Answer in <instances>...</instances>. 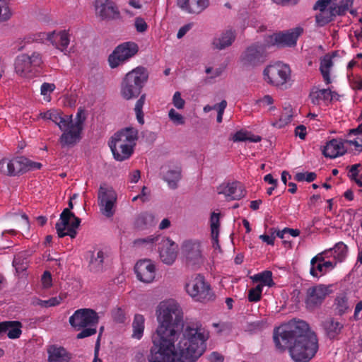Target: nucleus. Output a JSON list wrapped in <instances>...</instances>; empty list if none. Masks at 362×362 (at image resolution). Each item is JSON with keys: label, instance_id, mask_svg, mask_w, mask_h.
I'll list each match as a JSON object with an SVG mask.
<instances>
[{"label": "nucleus", "instance_id": "nucleus-22", "mask_svg": "<svg viewBox=\"0 0 362 362\" xmlns=\"http://www.w3.org/2000/svg\"><path fill=\"white\" fill-rule=\"evenodd\" d=\"M176 3L181 10L191 14H199L209 6V0H177Z\"/></svg>", "mask_w": 362, "mask_h": 362}, {"label": "nucleus", "instance_id": "nucleus-13", "mask_svg": "<svg viewBox=\"0 0 362 362\" xmlns=\"http://www.w3.org/2000/svg\"><path fill=\"white\" fill-rule=\"evenodd\" d=\"M98 315L91 309H78L69 317L70 325L79 330L86 327H96L98 323Z\"/></svg>", "mask_w": 362, "mask_h": 362}, {"label": "nucleus", "instance_id": "nucleus-18", "mask_svg": "<svg viewBox=\"0 0 362 362\" xmlns=\"http://www.w3.org/2000/svg\"><path fill=\"white\" fill-rule=\"evenodd\" d=\"M138 279L144 283L152 282L156 276V267L148 259L139 261L134 267Z\"/></svg>", "mask_w": 362, "mask_h": 362}, {"label": "nucleus", "instance_id": "nucleus-26", "mask_svg": "<svg viewBox=\"0 0 362 362\" xmlns=\"http://www.w3.org/2000/svg\"><path fill=\"white\" fill-rule=\"evenodd\" d=\"M110 148L117 160L122 161L129 158L134 152V148L119 141L111 140L109 142Z\"/></svg>", "mask_w": 362, "mask_h": 362}, {"label": "nucleus", "instance_id": "nucleus-57", "mask_svg": "<svg viewBox=\"0 0 362 362\" xmlns=\"http://www.w3.org/2000/svg\"><path fill=\"white\" fill-rule=\"evenodd\" d=\"M173 105L179 109H183L185 105V101L181 97V94L180 92L177 91L174 93L173 97Z\"/></svg>", "mask_w": 362, "mask_h": 362}, {"label": "nucleus", "instance_id": "nucleus-32", "mask_svg": "<svg viewBox=\"0 0 362 362\" xmlns=\"http://www.w3.org/2000/svg\"><path fill=\"white\" fill-rule=\"evenodd\" d=\"M326 336L329 339H335L341 332L344 325L334 318H328L322 322Z\"/></svg>", "mask_w": 362, "mask_h": 362}, {"label": "nucleus", "instance_id": "nucleus-41", "mask_svg": "<svg viewBox=\"0 0 362 362\" xmlns=\"http://www.w3.org/2000/svg\"><path fill=\"white\" fill-rule=\"evenodd\" d=\"M345 146L348 147V151L354 153H358L362 151V135L353 136L346 139H344Z\"/></svg>", "mask_w": 362, "mask_h": 362}, {"label": "nucleus", "instance_id": "nucleus-19", "mask_svg": "<svg viewBox=\"0 0 362 362\" xmlns=\"http://www.w3.org/2000/svg\"><path fill=\"white\" fill-rule=\"evenodd\" d=\"M177 245L170 238H163L160 243V260L166 264H172L177 257Z\"/></svg>", "mask_w": 362, "mask_h": 362}, {"label": "nucleus", "instance_id": "nucleus-8", "mask_svg": "<svg viewBox=\"0 0 362 362\" xmlns=\"http://www.w3.org/2000/svg\"><path fill=\"white\" fill-rule=\"evenodd\" d=\"M43 63L42 54L33 52L30 54H21L15 60V71L23 78L33 77Z\"/></svg>", "mask_w": 362, "mask_h": 362}, {"label": "nucleus", "instance_id": "nucleus-31", "mask_svg": "<svg viewBox=\"0 0 362 362\" xmlns=\"http://www.w3.org/2000/svg\"><path fill=\"white\" fill-rule=\"evenodd\" d=\"M70 42V35L67 30H54L50 43L56 48L64 51L65 50Z\"/></svg>", "mask_w": 362, "mask_h": 362}, {"label": "nucleus", "instance_id": "nucleus-40", "mask_svg": "<svg viewBox=\"0 0 362 362\" xmlns=\"http://www.w3.org/2000/svg\"><path fill=\"white\" fill-rule=\"evenodd\" d=\"M328 251L330 257H333L336 262H342L346 257L348 249L344 243L339 242Z\"/></svg>", "mask_w": 362, "mask_h": 362}, {"label": "nucleus", "instance_id": "nucleus-6", "mask_svg": "<svg viewBox=\"0 0 362 362\" xmlns=\"http://www.w3.org/2000/svg\"><path fill=\"white\" fill-rule=\"evenodd\" d=\"M86 118L84 111L78 110L75 122H73L72 117H71L70 123L66 126L64 129H60L63 132L59 139L62 148H71L80 141Z\"/></svg>", "mask_w": 362, "mask_h": 362}, {"label": "nucleus", "instance_id": "nucleus-60", "mask_svg": "<svg viewBox=\"0 0 362 362\" xmlns=\"http://www.w3.org/2000/svg\"><path fill=\"white\" fill-rule=\"evenodd\" d=\"M52 35V32L45 33V32H41L37 34V35L35 37L34 40L40 41L42 42H51Z\"/></svg>", "mask_w": 362, "mask_h": 362}, {"label": "nucleus", "instance_id": "nucleus-3", "mask_svg": "<svg viewBox=\"0 0 362 362\" xmlns=\"http://www.w3.org/2000/svg\"><path fill=\"white\" fill-rule=\"evenodd\" d=\"M158 327L153 333L152 338L165 341L177 343L185 334L187 329L204 333L205 338L203 345L206 346V342L209 338V332L202 325H187L182 331L180 332V327L182 322V312L179 305L173 300L162 301L156 309Z\"/></svg>", "mask_w": 362, "mask_h": 362}, {"label": "nucleus", "instance_id": "nucleus-59", "mask_svg": "<svg viewBox=\"0 0 362 362\" xmlns=\"http://www.w3.org/2000/svg\"><path fill=\"white\" fill-rule=\"evenodd\" d=\"M156 240V238L148 236L144 238H138L134 241L135 246L152 245Z\"/></svg>", "mask_w": 362, "mask_h": 362}, {"label": "nucleus", "instance_id": "nucleus-20", "mask_svg": "<svg viewBox=\"0 0 362 362\" xmlns=\"http://www.w3.org/2000/svg\"><path fill=\"white\" fill-rule=\"evenodd\" d=\"M348 151L344 139H333L326 143L322 148L323 155L329 158H335L343 156Z\"/></svg>", "mask_w": 362, "mask_h": 362}, {"label": "nucleus", "instance_id": "nucleus-54", "mask_svg": "<svg viewBox=\"0 0 362 362\" xmlns=\"http://www.w3.org/2000/svg\"><path fill=\"white\" fill-rule=\"evenodd\" d=\"M168 117L170 120L175 125H182L185 123V117L173 108H171L169 110Z\"/></svg>", "mask_w": 362, "mask_h": 362}, {"label": "nucleus", "instance_id": "nucleus-43", "mask_svg": "<svg viewBox=\"0 0 362 362\" xmlns=\"http://www.w3.org/2000/svg\"><path fill=\"white\" fill-rule=\"evenodd\" d=\"M65 298L66 294L61 293L58 296L52 297L47 300L35 298L33 299L32 304L33 305H40L44 308H49L59 305Z\"/></svg>", "mask_w": 362, "mask_h": 362}, {"label": "nucleus", "instance_id": "nucleus-61", "mask_svg": "<svg viewBox=\"0 0 362 362\" xmlns=\"http://www.w3.org/2000/svg\"><path fill=\"white\" fill-rule=\"evenodd\" d=\"M96 333V327H89L88 328L83 329L80 333L77 334L78 339H83L90 337Z\"/></svg>", "mask_w": 362, "mask_h": 362}, {"label": "nucleus", "instance_id": "nucleus-48", "mask_svg": "<svg viewBox=\"0 0 362 362\" xmlns=\"http://www.w3.org/2000/svg\"><path fill=\"white\" fill-rule=\"evenodd\" d=\"M256 104L258 105L261 107H269L267 111L270 114H272L276 110V107L274 105H273L274 99L269 95H266L264 97L258 99L256 101Z\"/></svg>", "mask_w": 362, "mask_h": 362}, {"label": "nucleus", "instance_id": "nucleus-39", "mask_svg": "<svg viewBox=\"0 0 362 362\" xmlns=\"http://www.w3.org/2000/svg\"><path fill=\"white\" fill-rule=\"evenodd\" d=\"M181 168L176 166L173 169H169L164 175V180L170 188L175 189L177 187V182L181 179Z\"/></svg>", "mask_w": 362, "mask_h": 362}, {"label": "nucleus", "instance_id": "nucleus-47", "mask_svg": "<svg viewBox=\"0 0 362 362\" xmlns=\"http://www.w3.org/2000/svg\"><path fill=\"white\" fill-rule=\"evenodd\" d=\"M254 280L260 281L259 285L272 286L274 283L272 280V273L270 271H264L262 273L255 275Z\"/></svg>", "mask_w": 362, "mask_h": 362}, {"label": "nucleus", "instance_id": "nucleus-62", "mask_svg": "<svg viewBox=\"0 0 362 362\" xmlns=\"http://www.w3.org/2000/svg\"><path fill=\"white\" fill-rule=\"evenodd\" d=\"M135 27L138 32H145L148 28V25L145 21L141 18H136L135 19Z\"/></svg>", "mask_w": 362, "mask_h": 362}, {"label": "nucleus", "instance_id": "nucleus-28", "mask_svg": "<svg viewBox=\"0 0 362 362\" xmlns=\"http://www.w3.org/2000/svg\"><path fill=\"white\" fill-rule=\"evenodd\" d=\"M106 253L103 250H94L90 252L88 269L91 272L100 273L104 270Z\"/></svg>", "mask_w": 362, "mask_h": 362}, {"label": "nucleus", "instance_id": "nucleus-24", "mask_svg": "<svg viewBox=\"0 0 362 362\" xmlns=\"http://www.w3.org/2000/svg\"><path fill=\"white\" fill-rule=\"evenodd\" d=\"M218 194L225 195L230 199H240L245 195L243 186L239 182L222 184L218 188Z\"/></svg>", "mask_w": 362, "mask_h": 362}, {"label": "nucleus", "instance_id": "nucleus-30", "mask_svg": "<svg viewBox=\"0 0 362 362\" xmlns=\"http://www.w3.org/2000/svg\"><path fill=\"white\" fill-rule=\"evenodd\" d=\"M235 39V33L231 30L223 32L220 35L214 38L212 47L214 49L221 50L230 46Z\"/></svg>", "mask_w": 362, "mask_h": 362}, {"label": "nucleus", "instance_id": "nucleus-50", "mask_svg": "<svg viewBox=\"0 0 362 362\" xmlns=\"http://www.w3.org/2000/svg\"><path fill=\"white\" fill-rule=\"evenodd\" d=\"M54 83H43L40 87V94L43 96L44 100L49 102L51 100V94L55 90Z\"/></svg>", "mask_w": 362, "mask_h": 362}, {"label": "nucleus", "instance_id": "nucleus-17", "mask_svg": "<svg viewBox=\"0 0 362 362\" xmlns=\"http://www.w3.org/2000/svg\"><path fill=\"white\" fill-rule=\"evenodd\" d=\"M96 16L103 20L116 19L119 17V11L115 3L110 0H95Z\"/></svg>", "mask_w": 362, "mask_h": 362}, {"label": "nucleus", "instance_id": "nucleus-5", "mask_svg": "<svg viewBox=\"0 0 362 362\" xmlns=\"http://www.w3.org/2000/svg\"><path fill=\"white\" fill-rule=\"evenodd\" d=\"M185 289L187 293L195 301L207 303L215 298L211 286L204 277L199 274H192L186 279Z\"/></svg>", "mask_w": 362, "mask_h": 362}, {"label": "nucleus", "instance_id": "nucleus-1", "mask_svg": "<svg viewBox=\"0 0 362 362\" xmlns=\"http://www.w3.org/2000/svg\"><path fill=\"white\" fill-rule=\"evenodd\" d=\"M204 333L187 329L177 343L152 338L148 362H196L206 351Z\"/></svg>", "mask_w": 362, "mask_h": 362}, {"label": "nucleus", "instance_id": "nucleus-38", "mask_svg": "<svg viewBox=\"0 0 362 362\" xmlns=\"http://www.w3.org/2000/svg\"><path fill=\"white\" fill-rule=\"evenodd\" d=\"M230 139L233 142L250 141L257 143L262 140L261 136L253 134L251 132L241 129L231 135Z\"/></svg>", "mask_w": 362, "mask_h": 362}, {"label": "nucleus", "instance_id": "nucleus-33", "mask_svg": "<svg viewBox=\"0 0 362 362\" xmlns=\"http://www.w3.org/2000/svg\"><path fill=\"white\" fill-rule=\"evenodd\" d=\"M220 226V214L212 212L210 217V230L212 245L215 249L220 248L218 243Z\"/></svg>", "mask_w": 362, "mask_h": 362}, {"label": "nucleus", "instance_id": "nucleus-46", "mask_svg": "<svg viewBox=\"0 0 362 362\" xmlns=\"http://www.w3.org/2000/svg\"><path fill=\"white\" fill-rule=\"evenodd\" d=\"M349 177L356 183L362 187V164H355L350 167Z\"/></svg>", "mask_w": 362, "mask_h": 362}, {"label": "nucleus", "instance_id": "nucleus-45", "mask_svg": "<svg viewBox=\"0 0 362 362\" xmlns=\"http://www.w3.org/2000/svg\"><path fill=\"white\" fill-rule=\"evenodd\" d=\"M12 16L11 0H0V23L8 21Z\"/></svg>", "mask_w": 362, "mask_h": 362}, {"label": "nucleus", "instance_id": "nucleus-44", "mask_svg": "<svg viewBox=\"0 0 362 362\" xmlns=\"http://www.w3.org/2000/svg\"><path fill=\"white\" fill-rule=\"evenodd\" d=\"M334 306L339 315L346 313L349 308L347 296L344 293L337 296L334 300Z\"/></svg>", "mask_w": 362, "mask_h": 362}, {"label": "nucleus", "instance_id": "nucleus-49", "mask_svg": "<svg viewBox=\"0 0 362 362\" xmlns=\"http://www.w3.org/2000/svg\"><path fill=\"white\" fill-rule=\"evenodd\" d=\"M145 100H146V95H142L140 97V98L136 101L135 107H134V111H135V113L136 115V119L140 124H144V113H143L142 109H143L144 105L145 103Z\"/></svg>", "mask_w": 362, "mask_h": 362}, {"label": "nucleus", "instance_id": "nucleus-35", "mask_svg": "<svg viewBox=\"0 0 362 362\" xmlns=\"http://www.w3.org/2000/svg\"><path fill=\"white\" fill-rule=\"evenodd\" d=\"M145 329V318L141 314H136L132 322V337L136 339H141L143 337Z\"/></svg>", "mask_w": 362, "mask_h": 362}, {"label": "nucleus", "instance_id": "nucleus-15", "mask_svg": "<svg viewBox=\"0 0 362 362\" xmlns=\"http://www.w3.org/2000/svg\"><path fill=\"white\" fill-rule=\"evenodd\" d=\"M265 48L262 45H252L242 54L240 61L245 68H252L264 62Z\"/></svg>", "mask_w": 362, "mask_h": 362}, {"label": "nucleus", "instance_id": "nucleus-27", "mask_svg": "<svg viewBox=\"0 0 362 362\" xmlns=\"http://www.w3.org/2000/svg\"><path fill=\"white\" fill-rule=\"evenodd\" d=\"M48 362H70L71 355L64 347L51 345L47 349Z\"/></svg>", "mask_w": 362, "mask_h": 362}, {"label": "nucleus", "instance_id": "nucleus-63", "mask_svg": "<svg viewBox=\"0 0 362 362\" xmlns=\"http://www.w3.org/2000/svg\"><path fill=\"white\" fill-rule=\"evenodd\" d=\"M153 215L151 214H148V213H144V214H141L137 219L138 223H142L144 224H151L153 223Z\"/></svg>", "mask_w": 362, "mask_h": 362}, {"label": "nucleus", "instance_id": "nucleus-55", "mask_svg": "<svg viewBox=\"0 0 362 362\" xmlns=\"http://www.w3.org/2000/svg\"><path fill=\"white\" fill-rule=\"evenodd\" d=\"M262 292V285H257L256 287L249 290L248 300L250 302H257L260 300Z\"/></svg>", "mask_w": 362, "mask_h": 362}, {"label": "nucleus", "instance_id": "nucleus-2", "mask_svg": "<svg viewBox=\"0 0 362 362\" xmlns=\"http://www.w3.org/2000/svg\"><path fill=\"white\" fill-rule=\"evenodd\" d=\"M274 340L280 349L288 347L291 356L296 362L309 361L318 349L317 336L304 321L280 326L274 333Z\"/></svg>", "mask_w": 362, "mask_h": 362}, {"label": "nucleus", "instance_id": "nucleus-9", "mask_svg": "<svg viewBox=\"0 0 362 362\" xmlns=\"http://www.w3.org/2000/svg\"><path fill=\"white\" fill-rule=\"evenodd\" d=\"M202 242L197 239H188L181 245V254L187 267L196 269L204 262Z\"/></svg>", "mask_w": 362, "mask_h": 362}, {"label": "nucleus", "instance_id": "nucleus-23", "mask_svg": "<svg viewBox=\"0 0 362 362\" xmlns=\"http://www.w3.org/2000/svg\"><path fill=\"white\" fill-rule=\"evenodd\" d=\"M111 139L134 148L139 139V131L132 127H126L115 133Z\"/></svg>", "mask_w": 362, "mask_h": 362}, {"label": "nucleus", "instance_id": "nucleus-56", "mask_svg": "<svg viewBox=\"0 0 362 362\" xmlns=\"http://www.w3.org/2000/svg\"><path fill=\"white\" fill-rule=\"evenodd\" d=\"M328 257H330L329 251L326 250L315 256L310 261V265L314 266L317 263L327 262L325 259Z\"/></svg>", "mask_w": 362, "mask_h": 362}, {"label": "nucleus", "instance_id": "nucleus-36", "mask_svg": "<svg viewBox=\"0 0 362 362\" xmlns=\"http://www.w3.org/2000/svg\"><path fill=\"white\" fill-rule=\"evenodd\" d=\"M340 15L334 6H330L328 9L320 11L315 16L316 23L320 26H323L332 21L333 17Z\"/></svg>", "mask_w": 362, "mask_h": 362}, {"label": "nucleus", "instance_id": "nucleus-58", "mask_svg": "<svg viewBox=\"0 0 362 362\" xmlns=\"http://www.w3.org/2000/svg\"><path fill=\"white\" fill-rule=\"evenodd\" d=\"M332 6V0H318L314 6L315 10L324 11Z\"/></svg>", "mask_w": 362, "mask_h": 362}, {"label": "nucleus", "instance_id": "nucleus-4", "mask_svg": "<svg viewBox=\"0 0 362 362\" xmlns=\"http://www.w3.org/2000/svg\"><path fill=\"white\" fill-rule=\"evenodd\" d=\"M148 78L147 70L142 66H138L128 72L121 84L122 96L126 100L138 97Z\"/></svg>", "mask_w": 362, "mask_h": 362}, {"label": "nucleus", "instance_id": "nucleus-52", "mask_svg": "<svg viewBox=\"0 0 362 362\" xmlns=\"http://www.w3.org/2000/svg\"><path fill=\"white\" fill-rule=\"evenodd\" d=\"M354 0H332V5L338 13L343 14L353 4Z\"/></svg>", "mask_w": 362, "mask_h": 362}, {"label": "nucleus", "instance_id": "nucleus-29", "mask_svg": "<svg viewBox=\"0 0 362 362\" xmlns=\"http://www.w3.org/2000/svg\"><path fill=\"white\" fill-rule=\"evenodd\" d=\"M335 95L336 93L332 92L329 88L318 89L314 87L310 93V98L313 104L320 105L331 101Z\"/></svg>", "mask_w": 362, "mask_h": 362}, {"label": "nucleus", "instance_id": "nucleus-21", "mask_svg": "<svg viewBox=\"0 0 362 362\" xmlns=\"http://www.w3.org/2000/svg\"><path fill=\"white\" fill-rule=\"evenodd\" d=\"M21 157L3 158L0 160V173L6 176H16L22 173Z\"/></svg>", "mask_w": 362, "mask_h": 362}, {"label": "nucleus", "instance_id": "nucleus-51", "mask_svg": "<svg viewBox=\"0 0 362 362\" xmlns=\"http://www.w3.org/2000/svg\"><path fill=\"white\" fill-rule=\"evenodd\" d=\"M285 112H283L280 116V118L278 121L273 122L272 124L277 128H281L287 124L291 119L292 114L291 110L290 108H286L284 110Z\"/></svg>", "mask_w": 362, "mask_h": 362}, {"label": "nucleus", "instance_id": "nucleus-11", "mask_svg": "<svg viewBox=\"0 0 362 362\" xmlns=\"http://www.w3.org/2000/svg\"><path fill=\"white\" fill-rule=\"evenodd\" d=\"M117 194L106 184H101L98 192V204L101 214L107 218H112L116 211Z\"/></svg>", "mask_w": 362, "mask_h": 362}, {"label": "nucleus", "instance_id": "nucleus-16", "mask_svg": "<svg viewBox=\"0 0 362 362\" xmlns=\"http://www.w3.org/2000/svg\"><path fill=\"white\" fill-rule=\"evenodd\" d=\"M331 287L330 285L324 284L310 287L306 292L305 304L307 308L313 309L320 306L326 297L332 293Z\"/></svg>", "mask_w": 362, "mask_h": 362}, {"label": "nucleus", "instance_id": "nucleus-34", "mask_svg": "<svg viewBox=\"0 0 362 362\" xmlns=\"http://www.w3.org/2000/svg\"><path fill=\"white\" fill-rule=\"evenodd\" d=\"M332 58L333 57L331 54H327L320 59V71L327 85L332 83L330 71L334 66Z\"/></svg>", "mask_w": 362, "mask_h": 362}, {"label": "nucleus", "instance_id": "nucleus-64", "mask_svg": "<svg viewBox=\"0 0 362 362\" xmlns=\"http://www.w3.org/2000/svg\"><path fill=\"white\" fill-rule=\"evenodd\" d=\"M210 362H223L224 357L218 352L214 351L209 356Z\"/></svg>", "mask_w": 362, "mask_h": 362}, {"label": "nucleus", "instance_id": "nucleus-7", "mask_svg": "<svg viewBox=\"0 0 362 362\" xmlns=\"http://www.w3.org/2000/svg\"><path fill=\"white\" fill-rule=\"evenodd\" d=\"M264 80L269 85L286 88L291 81V70L288 65L276 62L268 65L263 71Z\"/></svg>", "mask_w": 362, "mask_h": 362}, {"label": "nucleus", "instance_id": "nucleus-10", "mask_svg": "<svg viewBox=\"0 0 362 362\" xmlns=\"http://www.w3.org/2000/svg\"><path fill=\"white\" fill-rule=\"evenodd\" d=\"M73 207L72 201L69 200V208L63 210L59 221L56 223V230L59 238L69 235L71 238H74L77 234V228L80 225L81 219L71 211Z\"/></svg>", "mask_w": 362, "mask_h": 362}, {"label": "nucleus", "instance_id": "nucleus-25", "mask_svg": "<svg viewBox=\"0 0 362 362\" xmlns=\"http://www.w3.org/2000/svg\"><path fill=\"white\" fill-rule=\"evenodd\" d=\"M40 117L45 120H51L54 122L60 129H64L71 122L72 115H62V112L56 109H51L41 112Z\"/></svg>", "mask_w": 362, "mask_h": 362}, {"label": "nucleus", "instance_id": "nucleus-53", "mask_svg": "<svg viewBox=\"0 0 362 362\" xmlns=\"http://www.w3.org/2000/svg\"><path fill=\"white\" fill-rule=\"evenodd\" d=\"M21 161L23 163L22 173L40 169L42 167V164L40 163L34 162L24 157H21Z\"/></svg>", "mask_w": 362, "mask_h": 362}, {"label": "nucleus", "instance_id": "nucleus-14", "mask_svg": "<svg viewBox=\"0 0 362 362\" xmlns=\"http://www.w3.org/2000/svg\"><path fill=\"white\" fill-rule=\"evenodd\" d=\"M303 33V29L302 28L296 27L286 32H280L269 35L267 39V42L270 45L293 47L296 45L298 38Z\"/></svg>", "mask_w": 362, "mask_h": 362}, {"label": "nucleus", "instance_id": "nucleus-12", "mask_svg": "<svg viewBox=\"0 0 362 362\" xmlns=\"http://www.w3.org/2000/svg\"><path fill=\"white\" fill-rule=\"evenodd\" d=\"M137 52L138 46L134 42H127L118 45L108 57L110 66L112 69L117 67L134 57Z\"/></svg>", "mask_w": 362, "mask_h": 362}, {"label": "nucleus", "instance_id": "nucleus-42", "mask_svg": "<svg viewBox=\"0 0 362 362\" xmlns=\"http://www.w3.org/2000/svg\"><path fill=\"white\" fill-rule=\"evenodd\" d=\"M6 324L4 328V332H7V336L10 339H17L21 334V323L18 321L3 322Z\"/></svg>", "mask_w": 362, "mask_h": 362}, {"label": "nucleus", "instance_id": "nucleus-37", "mask_svg": "<svg viewBox=\"0 0 362 362\" xmlns=\"http://www.w3.org/2000/svg\"><path fill=\"white\" fill-rule=\"evenodd\" d=\"M337 264V262L327 261L319 262L311 266L310 273L314 277H319L325 274L327 272L333 269Z\"/></svg>", "mask_w": 362, "mask_h": 362}]
</instances>
